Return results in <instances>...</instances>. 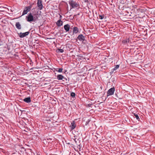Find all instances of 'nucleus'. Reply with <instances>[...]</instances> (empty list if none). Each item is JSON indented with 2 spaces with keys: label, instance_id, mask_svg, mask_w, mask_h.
I'll return each mask as SVG.
<instances>
[{
  "label": "nucleus",
  "instance_id": "obj_1",
  "mask_svg": "<svg viewBox=\"0 0 155 155\" xmlns=\"http://www.w3.org/2000/svg\"><path fill=\"white\" fill-rule=\"evenodd\" d=\"M38 18H36L35 17H33V15L31 13L28 14L27 16L26 17L27 21L29 22H31L33 21H35Z\"/></svg>",
  "mask_w": 155,
  "mask_h": 155
},
{
  "label": "nucleus",
  "instance_id": "obj_2",
  "mask_svg": "<svg viewBox=\"0 0 155 155\" xmlns=\"http://www.w3.org/2000/svg\"><path fill=\"white\" fill-rule=\"evenodd\" d=\"M69 4L72 8H77L78 6V3L73 0H70L69 1Z\"/></svg>",
  "mask_w": 155,
  "mask_h": 155
},
{
  "label": "nucleus",
  "instance_id": "obj_3",
  "mask_svg": "<svg viewBox=\"0 0 155 155\" xmlns=\"http://www.w3.org/2000/svg\"><path fill=\"white\" fill-rule=\"evenodd\" d=\"M32 7L31 5L28 6L24 8V10L22 12V16L26 14L31 9Z\"/></svg>",
  "mask_w": 155,
  "mask_h": 155
},
{
  "label": "nucleus",
  "instance_id": "obj_4",
  "mask_svg": "<svg viewBox=\"0 0 155 155\" xmlns=\"http://www.w3.org/2000/svg\"><path fill=\"white\" fill-rule=\"evenodd\" d=\"M42 2V0H38L37 3V7L38 8V10H41L43 9V6Z\"/></svg>",
  "mask_w": 155,
  "mask_h": 155
},
{
  "label": "nucleus",
  "instance_id": "obj_5",
  "mask_svg": "<svg viewBox=\"0 0 155 155\" xmlns=\"http://www.w3.org/2000/svg\"><path fill=\"white\" fill-rule=\"evenodd\" d=\"M115 89L114 87H111L108 90L107 92V96L113 95L115 91Z\"/></svg>",
  "mask_w": 155,
  "mask_h": 155
},
{
  "label": "nucleus",
  "instance_id": "obj_6",
  "mask_svg": "<svg viewBox=\"0 0 155 155\" xmlns=\"http://www.w3.org/2000/svg\"><path fill=\"white\" fill-rule=\"evenodd\" d=\"M29 33V31H27L24 33H20L19 34V36L20 38H22L28 35Z\"/></svg>",
  "mask_w": 155,
  "mask_h": 155
},
{
  "label": "nucleus",
  "instance_id": "obj_7",
  "mask_svg": "<svg viewBox=\"0 0 155 155\" xmlns=\"http://www.w3.org/2000/svg\"><path fill=\"white\" fill-rule=\"evenodd\" d=\"M77 38L80 41H84L85 40L84 37L81 34L79 35Z\"/></svg>",
  "mask_w": 155,
  "mask_h": 155
},
{
  "label": "nucleus",
  "instance_id": "obj_8",
  "mask_svg": "<svg viewBox=\"0 0 155 155\" xmlns=\"http://www.w3.org/2000/svg\"><path fill=\"white\" fill-rule=\"evenodd\" d=\"M64 28L66 32L69 31L70 29V25L68 24L65 25L64 26Z\"/></svg>",
  "mask_w": 155,
  "mask_h": 155
},
{
  "label": "nucleus",
  "instance_id": "obj_9",
  "mask_svg": "<svg viewBox=\"0 0 155 155\" xmlns=\"http://www.w3.org/2000/svg\"><path fill=\"white\" fill-rule=\"evenodd\" d=\"M63 22L61 20H58L56 22V24L58 26L60 27L63 25Z\"/></svg>",
  "mask_w": 155,
  "mask_h": 155
},
{
  "label": "nucleus",
  "instance_id": "obj_10",
  "mask_svg": "<svg viewBox=\"0 0 155 155\" xmlns=\"http://www.w3.org/2000/svg\"><path fill=\"white\" fill-rule=\"evenodd\" d=\"M57 79L58 80H62L63 79L64 76L61 74H58L57 76Z\"/></svg>",
  "mask_w": 155,
  "mask_h": 155
},
{
  "label": "nucleus",
  "instance_id": "obj_11",
  "mask_svg": "<svg viewBox=\"0 0 155 155\" xmlns=\"http://www.w3.org/2000/svg\"><path fill=\"white\" fill-rule=\"evenodd\" d=\"M76 127V125L74 121L71 123L70 126L71 128V130L74 129Z\"/></svg>",
  "mask_w": 155,
  "mask_h": 155
},
{
  "label": "nucleus",
  "instance_id": "obj_12",
  "mask_svg": "<svg viewBox=\"0 0 155 155\" xmlns=\"http://www.w3.org/2000/svg\"><path fill=\"white\" fill-rule=\"evenodd\" d=\"M23 100L24 101L27 103H29L31 101V98L30 97L25 98Z\"/></svg>",
  "mask_w": 155,
  "mask_h": 155
},
{
  "label": "nucleus",
  "instance_id": "obj_13",
  "mask_svg": "<svg viewBox=\"0 0 155 155\" xmlns=\"http://www.w3.org/2000/svg\"><path fill=\"white\" fill-rule=\"evenodd\" d=\"M78 32V28L77 27H74L73 28V34H77Z\"/></svg>",
  "mask_w": 155,
  "mask_h": 155
},
{
  "label": "nucleus",
  "instance_id": "obj_14",
  "mask_svg": "<svg viewBox=\"0 0 155 155\" xmlns=\"http://www.w3.org/2000/svg\"><path fill=\"white\" fill-rule=\"evenodd\" d=\"M38 11H37L36 12L35 10L34 11H32V15H33L36 18H38V17H37L38 14Z\"/></svg>",
  "mask_w": 155,
  "mask_h": 155
},
{
  "label": "nucleus",
  "instance_id": "obj_15",
  "mask_svg": "<svg viewBox=\"0 0 155 155\" xmlns=\"http://www.w3.org/2000/svg\"><path fill=\"white\" fill-rule=\"evenodd\" d=\"M15 26L16 28L18 29H20L21 28V25L19 22H16Z\"/></svg>",
  "mask_w": 155,
  "mask_h": 155
},
{
  "label": "nucleus",
  "instance_id": "obj_16",
  "mask_svg": "<svg viewBox=\"0 0 155 155\" xmlns=\"http://www.w3.org/2000/svg\"><path fill=\"white\" fill-rule=\"evenodd\" d=\"M130 40L129 38L122 41V43L124 44H127L129 42Z\"/></svg>",
  "mask_w": 155,
  "mask_h": 155
},
{
  "label": "nucleus",
  "instance_id": "obj_17",
  "mask_svg": "<svg viewBox=\"0 0 155 155\" xmlns=\"http://www.w3.org/2000/svg\"><path fill=\"white\" fill-rule=\"evenodd\" d=\"M134 115L135 116L137 120H140V118L139 117L138 115L137 114H134Z\"/></svg>",
  "mask_w": 155,
  "mask_h": 155
},
{
  "label": "nucleus",
  "instance_id": "obj_18",
  "mask_svg": "<svg viewBox=\"0 0 155 155\" xmlns=\"http://www.w3.org/2000/svg\"><path fill=\"white\" fill-rule=\"evenodd\" d=\"M58 51L61 53H62L64 52V50L62 49H58Z\"/></svg>",
  "mask_w": 155,
  "mask_h": 155
},
{
  "label": "nucleus",
  "instance_id": "obj_19",
  "mask_svg": "<svg viewBox=\"0 0 155 155\" xmlns=\"http://www.w3.org/2000/svg\"><path fill=\"white\" fill-rule=\"evenodd\" d=\"M99 18L100 19H102L104 18V15H99Z\"/></svg>",
  "mask_w": 155,
  "mask_h": 155
},
{
  "label": "nucleus",
  "instance_id": "obj_20",
  "mask_svg": "<svg viewBox=\"0 0 155 155\" xmlns=\"http://www.w3.org/2000/svg\"><path fill=\"white\" fill-rule=\"evenodd\" d=\"M71 95L72 97H74L75 95V94L74 93L72 92L71 94Z\"/></svg>",
  "mask_w": 155,
  "mask_h": 155
},
{
  "label": "nucleus",
  "instance_id": "obj_21",
  "mask_svg": "<svg viewBox=\"0 0 155 155\" xmlns=\"http://www.w3.org/2000/svg\"><path fill=\"white\" fill-rule=\"evenodd\" d=\"M63 69L61 68H60L58 69V70L57 71L58 72L61 73Z\"/></svg>",
  "mask_w": 155,
  "mask_h": 155
},
{
  "label": "nucleus",
  "instance_id": "obj_22",
  "mask_svg": "<svg viewBox=\"0 0 155 155\" xmlns=\"http://www.w3.org/2000/svg\"><path fill=\"white\" fill-rule=\"evenodd\" d=\"M62 80H63V81H67L68 80V79L64 77V78L63 79H62Z\"/></svg>",
  "mask_w": 155,
  "mask_h": 155
},
{
  "label": "nucleus",
  "instance_id": "obj_23",
  "mask_svg": "<svg viewBox=\"0 0 155 155\" xmlns=\"http://www.w3.org/2000/svg\"><path fill=\"white\" fill-rule=\"evenodd\" d=\"M119 67V65H117L115 66V67H114L115 68V69H117Z\"/></svg>",
  "mask_w": 155,
  "mask_h": 155
},
{
  "label": "nucleus",
  "instance_id": "obj_24",
  "mask_svg": "<svg viewBox=\"0 0 155 155\" xmlns=\"http://www.w3.org/2000/svg\"><path fill=\"white\" fill-rule=\"evenodd\" d=\"M90 121V120H88L87 121H86V124H85L86 125H87L88 124V123Z\"/></svg>",
  "mask_w": 155,
  "mask_h": 155
},
{
  "label": "nucleus",
  "instance_id": "obj_25",
  "mask_svg": "<svg viewBox=\"0 0 155 155\" xmlns=\"http://www.w3.org/2000/svg\"><path fill=\"white\" fill-rule=\"evenodd\" d=\"M116 70V69H115V68H114L112 69V71H111L113 72H114V71L115 70Z\"/></svg>",
  "mask_w": 155,
  "mask_h": 155
},
{
  "label": "nucleus",
  "instance_id": "obj_26",
  "mask_svg": "<svg viewBox=\"0 0 155 155\" xmlns=\"http://www.w3.org/2000/svg\"><path fill=\"white\" fill-rule=\"evenodd\" d=\"M15 153H12L11 154H15Z\"/></svg>",
  "mask_w": 155,
  "mask_h": 155
},
{
  "label": "nucleus",
  "instance_id": "obj_27",
  "mask_svg": "<svg viewBox=\"0 0 155 155\" xmlns=\"http://www.w3.org/2000/svg\"><path fill=\"white\" fill-rule=\"evenodd\" d=\"M115 96L116 97H118L117 95L116 94H115Z\"/></svg>",
  "mask_w": 155,
  "mask_h": 155
},
{
  "label": "nucleus",
  "instance_id": "obj_28",
  "mask_svg": "<svg viewBox=\"0 0 155 155\" xmlns=\"http://www.w3.org/2000/svg\"><path fill=\"white\" fill-rule=\"evenodd\" d=\"M62 18V16L61 15H60V18Z\"/></svg>",
  "mask_w": 155,
  "mask_h": 155
},
{
  "label": "nucleus",
  "instance_id": "obj_29",
  "mask_svg": "<svg viewBox=\"0 0 155 155\" xmlns=\"http://www.w3.org/2000/svg\"><path fill=\"white\" fill-rule=\"evenodd\" d=\"M20 111H21V113H22V112H23V111H24V110L21 111V110H20Z\"/></svg>",
  "mask_w": 155,
  "mask_h": 155
},
{
  "label": "nucleus",
  "instance_id": "obj_30",
  "mask_svg": "<svg viewBox=\"0 0 155 155\" xmlns=\"http://www.w3.org/2000/svg\"><path fill=\"white\" fill-rule=\"evenodd\" d=\"M10 12H12V10H11V9H10Z\"/></svg>",
  "mask_w": 155,
  "mask_h": 155
},
{
  "label": "nucleus",
  "instance_id": "obj_31",
  "mask_svg": "<svg viewBox=\"0 0 155 155\" xmlns=\"http://www.w3.org/2000/svg\"><path fill=\"white\" fill-rule=\"evenodd\" d=\"M35 8H34V9H32V10H33V9H34Z\"/></svg>",
  "mask_w": 155,
  "mask_h": 155
}]
</instances>
